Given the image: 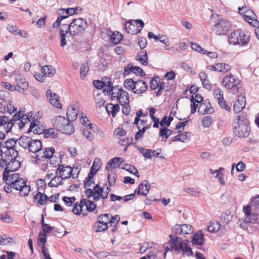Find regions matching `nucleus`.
<instances>
[{
	"instance_id": "5701e85b",
	"label": "nucleus",
	"mask_w": 259,
	"mask_h": 259,
	"mask_svg": "<svg viewBox=\"0 0 259 259\" xmlns=\"http://www.w3.org/2000/svg\"><path fill=\"white\" fill-rule=\"evenodd\" d=\"M42 143L39 140H33L31 139L28 148V150L32 153L38 154L41 150Z\"/></svg>"
},
{
	"instance_id": "423d86ee",
	"label": "nucleus",
	"mask_w": 259,
	"mask_h": 259,
	"mask_svg": "<svg viewBox=\"0 0 259 259\" xmlns=\"http://www.w3.org/2000/svg\"><path fill=\"white\" fill-rule=\"evenodd\" d=\"M144 26V22L140 20H131L125 24V30L128 34L134 35L139 33Z\"/></svg>"
},
{
	"instance_id": "f3484780",
	"label": "nucleus",
	"mask_w": 259,
	"mask_h": 259,
	"mask_svg": "<svg viewBox=\"0 0 259 259\" xmlns=\"http://www.w3.org/2000/svg\"><path fill=\"white\" fill-rule=\"evenodd\" d=\"M45 131L44 127L39 123L37 119H33L30 123L29 128L27 133L32 132L34 134H40L44 133Z\"/></svg>"
},
{
	"instance_id": "8fccbe9b",
	"label": "nucleus",
	"mask_w": 259,
	"mask_h": 259,
	"mask_svg": "<svg viewBox=\"0 0 259 259\" xmlns=\"http://www.w3.org/2000/svg\"><path fill=\"white\" fill-rule=\"evenodd\" d=\"M120 219V217L118 215H115L114 216L110 217V215L109 214V221L108 222V224H109L110 227L115 228V227L119 222Z\"/></svg>"
},
{
	"instance_id": "72a5a7b5",
	"label": "nucleus",
	"mask_w": 259,
	"mask_h": 259,
	"mask_svg": "<svg viewBox=\"0 0 259 259\" xmlns=\"http://www.w3.org/2000/svg\"><path fill=\"white\" fill-rule=\"evenodd\" d=\"M34 199L37 204L42 205L47 203L48 197L45 194L38 192L34 197Z\"/></svg>"
},
{
	"instance_id": "aec40b11",
	"label": "nucleus",
	"mask_w": 259,
	"mask_h": 259,
	"mask_svg": "<svg viewBox=\"0 0 259 259\" xmlns=\"http://www.w3.org/2000/svg\"><path fill=\"white\" fill-rule=\"evenodd\" d=\"M52 122L53 123V126L56 130L60 132V131H64V128L63 127L64 124H66L67 122V119L64 117L62 116H57L55 117Z\"/></svg>"
},
{
	"instance_id": "680f3d73",
	"label": "nucleus",
	"mask_w": 259,
	"mask_h": 259,
	"mask_svg": "<svg viewBox=\"0 0 259 259\" xmlns=\"http://www.w3.org/2000/svg\"><path fill=\"white\" fill-rule=\"evenodd\" d=\"M122 106V112L123 114H125V115H128L130 113L131 111V108L129 105V101L126 102V103L124 104V103L120 104Z\"/></svg>"
},
{
	"instance_id": "2eb2a0df",
	"label": "nucleus",
	"mask_w": 259,
	"mask_h": 259,
	"mask_svg": "<svg viewBox=\"0 0 259 259\" xmlns=\"http://www.w3.org/2000/svg\"><path fill=\"white\" fill-rule=\"evenodd\" d=\"M58 165L59 167L56 171V175H60L64 179H69L72 174V168L69 166H64L62 165Z\"/></svg>"
},
{
	"instance_id": "b1692460",
	"label": "nucleus",
	"mask_w": 259,
	"mask_h": 259,
	"mask_svg": "<svg viewBox=\"0 0 259 259\" xmlns=\"http://www.w3.org/2000/svg\"><path fill=\"white\" fill-rule=\"evenodd\" d=\"M33 114L31 112H28L26 114L22 115L21 121H19L17 124L19 125L20 130L22 129L26 124L31 122L33 119H35L34 117H32Z\"/></svg>"
},
{
	"instance_id": "58836bf2",
	"label": "nucleus",
	"mask_w": 259,
	"mask_h": 259,
	"mask_svg": "<svg viewBox=\"0 0 259 259\" xmlns=\"http://www.w3.org/2000/svg\"><path fill=\"white\" fill-rule=\"evenodd\" d=\"M135 148H136L140 153L143 155V156L147 159H152V150L151 149H146L143 147H139L138 145H135Z\"/></svg>"
},
{
	"instance_id": "7ed1b4c3",
	"label": "nucleus",
	"mask_w": 259,
	"mask_h": 259,
	"mask_svg": "<svg viewBox=\"0 0 259 259\" xmlns=\"http://www.w3.org/2000/svg\"><path fill=\"white\" fill-rule=\"evenodd\" d=\"M87 26L85 20L81 18H77L73 19L69 25L63 24L62 27L67 29L69 32V35H74L83 33L87 28Z\"/></svg>"
},
{
	"instance_id": "3c124183",
	"label": "nucleus",
	"mask_w": 259,
	"mask_h": 259,
	"mask_svg": "<svg viewBox=\"0 0 259 259\" xmlns=\"http://www.w3.org/2000/svg\"><path fill=\"white\" fill-rule=\"evenodd\" d=\"M135 81H134L132 78H128L124 80L123 85L124 87L128 90H131L132 92L133 91L134 84Z\"/></svg>"
},
{
	"instance_id": "4d7b16f0",
	"label": "nucleus",
	"mask_w": 259,
	"mask_h": 259,
	"mask_svg": "<svg viewBox=\"0 0 259 259\" xmlns=\"http://www.w3.org/2000/svg\"><path fill=\"white\" fill-rule=\"evenodd\" d=\"M47 241L46 234L40 232L38 238V244L40 246H45V243Z\"/></svg>"
},
{
	"instance_id": "774afa93",
	"label": "nucleus",
	"mask_w": 259,
	"mask_h": 259,
	"mask_svg": "<svg viewBox=\"0 0 259 259\" xmlns=\"http://www.w3.org/2000/svg\"><path fill=\"white\" fill-rule=\"evenodd\" d=\"M6 254H3L0 256V259H14L15 253L12 251H5Z\"/></svg>"
},
{
	"instance_id": "f257e3e1",
	"label": "nucleus",
	"mask_w": 259,
	"mask_h": 259,
	"mask_svg": "<svg viewBox=\"0 0 259 259\" xmlns=\"http://www.w3.org/2000/svg\"><path fill=\"white\" fill-rule=\"evenodd\" d=\"M249 121L245 114H241L236 116L233 123L234 133L240 138L247 137L250 134Z\"/></svg>"
},
{
	"instance_id": "4c0bfd02",
	"label": "nucleus",
	"mask_w": 259,
	"mask_h": 259,
	"mask_svg": "<svg viewBox=\"0 0 259 259\" xmlns=\"http://www.w3.org/2000/svg\"><path fill=\"white\" fill-rule=\"evenodd\" d=\"M63 127L64 128V131H60L63 134L70 135L74 132V127L73 124L68 120H67L66 124L63 125Z\"/></svg>"
},
{
	"instance_id": "412c9836",
	"label": "nucleus",
	"mask_w": 259,
	"mask_h": 259,
	"mask_svg": "<svg viewBox=\"0 0 259 259\" xmlns=\"http://www.w3.org/2000/svg\"><path fill=\"white\" fill-rule=\"evenodd\" d=\"M16 144L17 141L14 138L9 139L5 142L0 141V152L2 150L10 149V148L15 149ZM1 155L2 153H0V156Z\"/></svg>"
},
{
	"instance_id": "603ef678",
	"label": "nucleus",
	"mask_w": 259,
	"mask_h": 259,
	"mask_svg": "<svg viewBox=\"0 0 259 259\" xmlns=\"http://www.w3.org/2000/svg\"><path fill=\"white\" fill-rule=\"evenodd\" d=\"M23 112L24 111H21V110H20L18 112H17L16 113H15L13 118L12 119H10V121H12V123H13V126L15 124H17L18 122H17V121H21V117H22V115L23 114Z\"/></svg>"
},
{
	"instance_id": "39448f33",
	"label": "nucleus",
	"mask_w": 259,
	"mask_h": 259,
	"mask_svg": "<svg viewBox=\"0 0 259 259\" xmlns=\"http://www.w3.org/2000/svg\"><path fill=\"white\" fill-rule=\"evenodd\" d=\"M239 83V78L231 74L227 75L222 81V86L234 94L238 93Z\"/></svg>"
},
{
	"instance_id": "c756f323",
	"label": "nucleus",
	"mask_w": 259,
	"mask_h": 259,
	"mask_svg": "<svg viewBox=\"0 0 259 259\" xmlns=\"http://www.w3.org/2000/svg\"><path fill=\"white\" fill-rule=\"evenodd\" d=\"M78 112V111L75 106H69L66 113L68 118L67 119L71 121L75 120L77 118Z\"/></svg>"
},
{
	"instance_id": "49530a36",
	"label": "nucleus",
	"mask_w": 259,
	"mask_h": 259,
	"mask_svg": "<svg viewBox=\"0 0 259 259\" xmlns=\"http://www.w3.org/2000/svg\"><path fill=\"white\" fill-rule=\"evenodd\" d=\"M116 178L117 175L113 171V170L108 171L107 180L110 186L115 185Z\"/></svg>"
},
{
	"instance_id": "052dcab7",
	"label": "nucleus",
	"mask_w": 259,
	"mask_h": 259,
	"mask_svg": "<svg viewBox=\"0 0 259 259\" xmlns=\"http://www.w3.org/2000/svg\"><path fill=\"white\" fill-rule=\"evenodd\" d=\"M159 78L158 77H154L150 81V88L153 90H156L159 87Z\"/></svg>"
},
{
	"instance_id": "ea45409f",
	"label": "nucleus",
	"mask_w": 259,
	"mask_h": 259,
	"mask_svg": "<svg viewBox=\"0 0 259 259\" xmlns=\"http://www.w3.org/2000/svg\"><path fill=\"white\" fill-rule=\"evenodd\" d=\"M31 140V138L23 136L18 140L19 145L25 149H28Z\"/></svg>"
},
{
	"instance_id": "a211bd4d",
	"label": "nucleus",
	"mask_w": 259,
	"mask_h": 259,
	"mask_svg": "<svg viewBox=\"0 0 259 259\" xmlns=\"http://www.w3.org/2000/svg\"><path fill=\"white\" fill-rule=\"evenodd\" d=\"M198 112L201 115L211 114L214 112V109L209 102L205 101L200 103L198 107Z\"/></svg>"
},
{
	"instance_id": "6e6552de",
	"label": "nucleus",
	"mask_w": 259,
	"mask_h": 259,
	"mask_svg": "<svg viewBox=\"0 0 259 259\" xmlns=\"http://www.w3.org/2000/svg\"><path fill=\"white\" fill-rule=\"evenodd\" d=\"M238 12L240 15H242L244 19L250 25L255 26L258 24L259 23L256 19V15L248 7H238Z\"/></svg>"
},
{
	"instance_id": "c03bdc74",
	"label": "nucleus",
	"mask_w": 259,
	"mask_h": 259,
	"mask_svg": "<svg viewBox=\"0 0 259 259\" xmlns=\"http://www.w3.org/2000/svg\"><path fill=\"white\" fill-rule=\"evenodd\" d=\"M209 225L207 227V230L212 233L217 232L221 228V224L218 221H213L209 223Z\"/></svg>"
},
{
	"instance_id": "0e129e2a",
	"label": "nucleus",
	"mask_w": 259,
	"mask_h": 259,
	"mask_svg": "<svg viewBox=\"0 0 259 259\" xmlns=\"http://www.w3.org/2000/svg\"><path fill=\"white\" fill-rule=\"evenodd\" d=\"M0 220L7 223H11L13 221L11 217L7 213L0 214Z\"/></svg>"
},
{
	"instance_id": "c9c22d12",
	"label": "nucleus",
	"mask_w": 259,
	"mask_h": 259,
	"mask_svg": "<svg viewBox=\"0 0 259 259\" xmlns=\"http://www.w3.org/2000/svg\"><path fill=\"white\" fill-rule=\"evenodd\" d=\"M192 243L194 245H202L204 243V236L202 233H195L193 235Z\"/></svg>"
},
{
	"instance_id": "f03ea898",
	"label": "nucleus",
	"mask_w": 259,
	"mask_h": 259,
	"mask_svg": "<svg viewBox=\"0 0 259 259\" xmlns=\"http://www.w3.org/2000/svg\"><path fill=\"white\" fill-rule=\"evenodd\" d=\"M169 245L171 250H174L178 253L181 251L183 254L187 256L192 255L193 252L191 248L185 242H183L181 238L169 235Z\"/></svg>"
},
{
	"instance_id": "7c9ffc66",
	"label": "nucleus",
	"mask_w": 259,
	"mask_h": 259,
	"mask_svg": "<svg viewBox=\"0 0 259 259\" xmlns=\"http://www.w3.org/2000/svg\"><path fill=\"white\" fill-rule=\"evenodd\" d=\"M107 112L109 114L111 113L112 116L115 117L116 113L119 111V106L118 104H113L112 103L107 104L105 107Z\"/></svg>"
},
{
	"instance_id": "473e14b6",
	"label": "nucleus",
	"mask_w": 259,
	"mask_h": 259,
	"mask_svg": "<svg viewBox=\"0 0 259 259\" xmlns=\"http://www.w3.org/2000/svg\"><path fill=\"white\" fill-rule=\"evenodd\" d=\"M136 60L139 61L142 65L146 66L148 64V56L145 50H141L136 57Z\"/></svg>"
},
{
	"instance_id": "69168bd1",
	"label": "nucleus",
	"mask_w": 259,
	"mask_h": 259,
	"mask_svg": "<svg viewBox=\"0 0 259 259\" xmlns=\"http://www.w3.org/2000/svg\"><path fill=\"white\" fill-rule=\"evenodd\" d=\"M13 241V239L11 237L4 235L0 238V245H8L9 243Z\"/></svg>"
},
{
	"instance_id": "bf43d9fd",
	"label": "nucleus",
	"mask_w": 259,
	"mask_h": 259,
	"mask_svg": "<svg viewBox=\"0 0 259 259\" xmlns=\"http://www.w3.org/2000/svg\"><path fill=\"white\" fill-rule=\"evenodd\" d=\"M182 235L189 234L192 232V227L187 224L182 225Z\"/></svg>"
},
{
	"instance_id": "e2e57ef3",
	"label": "nucleus",
	"mask_w": 259,
	"mask_h": 259,
	"mask_svg": "<svg viewBox=\"0 0 259 259\" xmlns=\"http://www.w3.org/2000/svg\"><path fill=\"white\" fill-rule=\"evenodd\" d=\"M56 128H49L48 130H45V131L44 132V135L47 138H54L56 136V133L55 132Z\"/></svg>"
},
{
	"instance_id": "4468645a",
	"label": "nucleus",
	"mask_w": 259,
	"mask_h": 259,
	"mask_svg": "<svg viewBox=\"0 0 259 259\" xmlns=\"http://www.w3.org/2000/svg\"><path fill=\"white\" fill-rule=\"evenodd\" d=\"M21 166V163L17 159L9 160L7 167L5 168V171L3 172V177H6L8 175V172H13L18 170Z\"/></svg>"
},
{
	"instance_id": "37998d69",
	"label": "nucleus",
	"mask_w": 259,
	"mask_h": 259,
	"mask_svg": "<svg viewBox=\"0 0 259 259\" xmlns=\"http://www.w3.org/2000/svg\"><path fill=\"white\" fill-rule=\"evenodd\" d=\"M54 177L49 183V186L50 187H57L62 184L63 178L60 175H57Z\"/></svg>"
},
{
	"instance_id": "13d9d810",
	"label": "nucleus",
	"mask_w": 259,
	"mask_h": 259,
	"mask_svg": "<svg viewBox=\"0 0 259 259\" xmlns=\"http://www.w3.org/2000/svg\"><path fill=\"white\" fill-rule=\"evenodd\" d=\"M148 128L147 126H145L141 128V126H138L137 128L139 130V131L135 135V140L138 141L140 139V138H142L143 134L145 132L146 129Z\"/></svg>"
},
{
	"instance_id": "e433bc0d",
	"label": "nucleus",
	"mask_w": 259,
	"mask_h": 259,
	"mask_svg": "<svg viewBox=\"0 0 259 259\" xmlns=\"http://www.w3.org/2000/svg\"><path fill=\"white\" fill-rule=\"evenodd\" d=\"M56 69L51 65H45L42 68V73L46 76L51 77L56 73Z\"/></svg>"
},
{
	"instance_id": "0eeeda50",
	"label": "nucleus",
	"mask_w": 259,
	"mask_h": 259,
	"mask_svg": "<svg viewBox=\"0 0 259 259\" xmlns=\"http://www.w3.org/2000/svg\"><path fill=\"white\" fill-rule=\"evenodd\" d=\"M109 221V214L104 213L97 217V220L94 225V228L96 233L105 232L108 228Z\"/></svg>"
},
{
	"instance_id": "cd10ccee",
	"label": "nucleus",
	"mask_w": 259,
	"mask_h": 259,
	"mask_svg": "<svg viewBox=\"0 0 259 259\" xmlns=\"http://www.w3.org/2000/svg\"><path fill=\"white\" fill-rule=\"evenodd\" d=\"M16 81L17 82L16 87H17L18 89L17 91L24 93V92L28 89V83L24 78H16Z\"/></svg>"
},
{
	"instance_id": "20e7f679",
	"label": "nucleus",
	"mask_w": 259,
	"mask_h": 259,
	"mask_svg": "<svg viewBox=\"0 0 259 259\" xmlns=\"http://www.w3.org/2000/svg\"><path fill=\"white\" fill-rule=\"evenodd\" d=\"M249 35L240 30L234 31L228 36L229 43L233 45H241L242 46H245L249 44Z\"/></svg>"
},
{
	"instance_id": "bb28decb",
	"label": "nucleus",
	"mask_w": 259,
	"mask_h": 259,
	"mask_svg": "<svg viewBox=\"0 0 259 259\" xmlns=\"http://www.w3.org/2000/svg\"><path fill=\"white\" fill-rule=\"evenodd\" d=\"M26 183V181L24 183L22 182V183H21V185L18 187V189H16L19 191V195L21 197H26L28 195L30 192V187L29 185H27Z\"/></svg>"
},
{
	"instance_id": "a878e982",
	"label": "nucleus",
	"mask_w": 259,
	"mask_h": 259,
	"mask_svg": "<svg viewBox=\"0 0 259 259\" xmlns=\"http://www.w3.org/2000/svg\"><path fill=\"white\" fill-rule=\"evenodd\" d=\"M150 186L148 181H145L141 183L138 187L137 193L139 195L146 196L148 193Z\"/></svg>"
},
{
	"instance_id": "a18cd8bd",
	"label": "nucleus",
	"mask_w": 259,
	"mask_h": 259,
	"mask_svg": "<svg viewBox=\"0 0 259 259\" xmlns=\"http://www.w3.org/2000/svg\"><path fill=\"white\" fill-rule=\"evenodd\" d=\"M172 133L173 131L172 130L167 129L166 127L161 128L159 131V135L162 137V140L164 138L163 140L164 142Z\"/></svg>"
},
{
	"instance_id": "ddd939ff",
	"label": "nucleus",
	"mask_w": 259,
	"mask_h": 259,
	"mask_svg": "<svg viewBox=\"0 0 259 259\" xmlns=\"http://www.w3.org/2000/svg\"><path fill=\"white\" fill-rule=\"evenodd\" d=\"M131 73H133L136 75H139L141 76L145 75L143 69L138 66H134L132 64H128L124 67L123 74L125 76L129 75Z\"/></svg>"
},
{
	"instance_id": "9d476101",
	"label": "nucleus",
	"mask_w": 259,
	"mask_h": 259,
	"mask_svg": "<svg viewBox=\"0 0 259 259\" xmlns=\"http://www.w3.org/2000/svg\"><path fill=\"white\" fill-rule=\"evenodd\" d=\"M229 27V22L222 19L213 26V31L218 35H224L227 33Z\"/></svg>"
},
{
	"instance_id": "dca6fc26",
	"label": "nucleus",
	"mask_w": 259,
	"mask_h": 259,
	"mask_svg": "<svg viewBox=\"0 0 259 259\" xmlns=\"http://www.w3.org/2000/svg\"><path fill=\"white\" fill-rule=\"evenodd\" d=\"M246 99L244 93L240 94L237 98V101L234 104L233 110L235 113L240 112L245 107Z\"/></svg>"
},
{
	"instance_id": "79ce46f5",
	"label": "nucleus",
	"mask_w": 259,
	"mask_h": 259,
	"mask_svg": "<svg viewBox=\"0 0 259 259\" xmlns=\"http://www.w3.org/2000/svg\"><path fill=\"white\" fill-rule=\"evenodd\" d=\"M104 87H107L108 90H106L105 88L103 89V92L105 95H108L112 92L114 87L112 85L111 82L110 78H105V80L103 81Z\"/></svg>"
},
{
	"instance_id": "393cba45",
	"label": "nucleus",
	"mask_w": 259,
	"mask_h": 259,
	"mask_svg": "<svg viewBox=\"0 0 259 259\" xmlns=\"http://www.w3.org/2000/svg\"><path fill=\"white\" fill-rule=\"evenodd\" d=\"M7 125L5 127V130L6 133H8L11 131L12 128L13 126V123L12 121H10L9 116H0V126Z\"/></svg>"
},
{
	"instance_id": "f704fd0d",
	"label": "nucleus",
	"mask_w": 259,
	"mask_h": 259,
	"mask_svg": "<svg viewBox=\"0 0 259 259\" xmlns=\"http://www.w3.org/2000/svg\"><path fill=\"white\" fill-rule=\"evenodd\" d=\"M119 157H115L110 159L107 163L106 169L108 171H110L120 166L119 164Z\"/></svg>"
},
{
	"instance_id": "09e8293b",
	"label": "nucleus",
	"mask_w": 259,
	"mask_h": 259,
	"mask_svg": "<svg viewBox=\"0 0 259 259\" xmlns=\"http://www.w3.org/2000/svg\"><path fill=\"white\" fill-rule=\"evenodd\" d=\"M122 38V35L119 32H114L110 38L112 43L116 45L118 44Z\"/></svg>"
},
{
	"instance_id": "a19ab883",
	"label": "nucleus",
	"mask_w": 259,
	"mask_h": 259,
	"mask_svg": "<svg viewBox=\"0 0 259 259\" xmlns=\"http://www.w3.org/2000/svg\"><path fill=\"white\" fill-rule=\"evenodd\" d=\"M80 204L85 205L87 210L90 212L93 211L96 208V204L92 201L86 200L85 199L81 200L80 201Z\"/></svg>"
},
{
	"instance_id": "2f4dec72",
	"label": "nucleus",
	"mask_w": 259,
	"mask_h": 259,
	"mask_svg": "<svg viewBox=\"0 0 259 259\" xmlns=\"http://www.w3.org/2000/svg\"><path fill=\"white\" fill-rule=\"evenodd\" d=\"M59 35L60 37V46L62 47H64L67 44L66 37L70 36L69 32L67 29H64V27L61 26L59 31Z\"/></svg>"
},
{
	"instance_id": "6e6d98bb",
	"label": "nucleus",
	"mask_w": 259,
	"mask_h": 259,
	"mask_svg": "<svg viewBox=\"0 0 259 259\" xmlns=\"http://www.w3.org/2000/svg\"><path fill=\"white\" fill-rule=\"evenodd\" d=\"M212 120V118L210 116H204L201 120L202 124L204 127H209L211 124Z\"/></svg>"
},
{
	"instance_id": "1a4fd4ad",
	"label": "nucleus",
	"mask_w": 259,
	"mask_h": 259,
	"mask_svg": "<svg viewBox=\"0 0 259 259\" xmlns=\"http://www.w3.org/2000/svg\"><path fill=\"white\" fill-rule=\"evenodd\" d=\"M111 98L112 100L116 99L121 104L126 103L129 101V96L127 92L124 91L121 87L118 85L114 87L112 92L111 93Z\"/></svg>"
},
{
	"instance_id": "de8ad7c7",
	"label": "nucleus",
	"mask_w": 259,
	"mask_h": 259,
	"mask_svg": "<svg viewBox=\"0 0 259 259\" xmlns=\"http://www.w3.org/2000/svg\"><path fill=\"white\" fill-rule=\"evenodd\" d=\"M217 64L218 71L226 73L227 71L230 70L231 68V66L226 63H218Z\"/></svg>"
},
{
	"instance_id": "338daca9",
	"label": "nucleus",
	"mask_w": 259,
	"mask_h": 259,
	"mask_svg": "<svg viewBox=\"0 0 259 259\" xmlns=\"http://www.w3.org/2000/svg\"><path fill=\"white\" fill-rule=\"evenodd\" d=\"M192 49L197 52L202 53L204 54L207 52V50L203 49L197 43H192Z\"/></svg>"
},
{
	"instance_id": "4be33fe9",
	"label": "nucleus",
	"mask_w": 259,
	"mask_h": 259,
	"mask_svg": "<svg viewBox=\"0 0 259 259\" xmlns=\"http://www.w3.org/2000/svg\"><path fill=\"white\" fill-rule=\"evenodd\" d=\"M146 82L143 80L136 81L133 92L135 94H140L146 92L147 89Z\"/></svg>"
},
{
	"instance_id": "6ab92c4d",
	"label": "nucleus",
	"mask_w": 259,
	"mask_h": 259,
	"mask_svg": "<svg viewBox=\"0 0 259 259\" xmlns=\"http://www.w3.org/2000/svg\"><path fill=\"white\" fill-rule=\"evenodd\" d=\"M1 156H0V159L3 157L7 159L8 160H12L16 159L18 156V152L16 149H7L5 150H2Z\"/></svg>"
},
{
	"instance_id": "c85d7f7f",
	"label": "nucleus",
	"mask_w": 259,
	"mask_h": 259,
	"mask_svg": "<svg viewBox=\"0 0 259 259\" xmlns=\"http://www.w3.org/2000/svg\"><path fill=\"white\" fill-rule=\"evenodd\" d=\"M3 180L6 182H8L9 183L11 184L12 185H13L15 182L17 181L21 178L20 177V175L18 173H13L8 172V175H6V177H3Z\"/></svg>"
},
{
	"instance_id": "f8f14e48",
	"label": "nucleus",
	"mask_w": 259,
	"mask_h": 259,
	"mask_svg": "<svg viewBox=\"0 0 259 259\" xmlns=\"http://www.w3.org/2000/svg\"><path fill=\"white\" fill-rule=\"evenodd\" d=\"M46 95L52 106L58 109L62 108V104L60 102V97L57 94L53 93L51 90H48L47 91Z\"/></svg>"
},
{
	"instance_id": "864d4df0",
	"label": "nucleus",
	"mask_w": 259,
	"mask_h": 259,
	"mask_svg": "<svg viewBox=\"0 0 259 259\" xmlns=\"http://www.w3.org/2000/svg\"><path fill=\"white\" fill-rule=\"evenodd\" d=\"M89 70V66L88 62L81 64L80 68V74L81 78H84Z\"/></svg>"
},
{
	"instance_id": "9b49d317",
	"label": "nucleus",
	"mask_w": 259,
	"mask_h": 259,
	"mask_svg": "<svg viewBox=\"0 0 259 259\" xmlns=\"http://www.w3.org/2000/svg\"><path fill=\"white\" fill-rule=\"evenodd\" d=\"M55 152V150L53 148L48 147L46 148L45 150L41 152L40 151L38 154L36 155L34 157L36 163L39 164L40 161H44L46 160L48 162V159L51 158Z\"/></svg>"
},
{
	"instance_id": "5fc2aeb1",
	"label": "nucleus",
	"mask_w": 259,
	"mask_h": 259,
	"mask_svg": "<svg viewBox=\"0 0 259 259\" xmlns=\"http://www.w3.org/2000/svg\"><path fill=\"white\" fill-rule=\"evenodd\" d=\"M251 205L254 207V210L256 213L259 211V195L253 198L251 201Z\"/></svg>"
}]
</instances>
